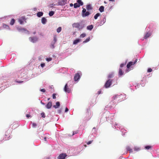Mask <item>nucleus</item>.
<instances>
[{"mask_svg": "<svg viewBox=\"0 0 159 159\" xmlns=\"http://www.w3.org/2000/svg\"><path fill=\"white\" fill-rule=\"evenodd\" d=\"M73 27L78 28L79 30L83 29L84 26V25L82 23H74L72 25Z\"/></svg>", "mask_w": 159, "mask_h": 159, "instance_id": "f257e3e1", "label": "nucleus"}, {"mask_svg": "<svg viewBox=\"0 0 159 159\" xmlns=\"http://www.w3.org/2000/svg\"><path fill=\"white\" fill-rule=\"evenodd\" d=\"M113 80L111 79L108 80L105 84L104 86L106 88L109 87L111 85Z\"/></svg>", "mask_w": 159, "mask_h": 159, "instance_id": "f03ea898", "label": "nucleus"}, {"mask_svg": "<svg viewBox=\"0 0 159 159\" xmlns=\"http://www.w3.org/2000/svg\"><path fill=\"white\" fill-rule=\"evenodd\" d=\"M26 20V19L25 17L23 16L19 19L18 21L20 24H23L24 21H25V22H26L25 21Z\"/></svg>", "mask_w": 159, "mask_h": 159, "instance_id": "7ed1b4c3", "label": "nucleus"}, {"mask_svg": "<svg viewBox=\"0 0 159 159\" xmlns=\"http://www.w3.org/2000/svg\"><path fill=\"white\" fill-rule=\"evenodd\" d=\"M137 61V59H136L134 62L132 61L129 62L127 65V68L128 69L131 66L135 64L136 63Z\"/></svg>", "mask_w": 159, "mask_h": 159, "instance_id": "20e7f679", "label": "nucleus"}, {"mask_svg": "<svg viewBox=\"0 0 159 159\" xmlns=\"http://www.w3.org/2000/svg\"><path fill=\"white\" fill-rule=\"evenodd\" d=\"M66 153H61L57 157L58 159H65L66 157Z\"/></svg>", "mask_w": 159, "mask_h": 159, "instance_id": "39448f33", "label": "nucleus"}, {"mask_svg": "<svg viewBox=\"0 0 159 159\" xmlns=\"http://www.w3.org/2000/svg\"><path fill=\"white\" fill-rule=\"evenodd\" d=\"M120 95H116L114 96L113 97V98L114 100H116L118 102L121 101V100H120Z\"/></svg>", "mask_w": 159, "mask_h": 159, "instance_id": "423d86ee", "label": "nucleus"}, {"mask_svg": "<svg viewBox=\"0 0 159 159\" xmlns=\"http://www.w3.org/2000/svg\"><path fill=\"white\" fill-rule=\"evenodd\" d=\"M67 0H59L58 2L59 5H64L66 3Z\"/></svg>", "mask_w": 159, "mask_h": 159, "instance_id": "0eeeda50", "label": "nucleus"}, {"mask_svg": "<svg viewBox=\"0 0 159 159\" xmlns=\"http://www.w3.org/2000/svg\"><path fill=\"white\" fill-rule=\"evenodd\" d=\"M29 39L33 43H35L38 40V39L37 37H30L29 38Z\"/></svg>", "mask_w": 159, "mask_h": 159, "instance_id": "6e6552de", "label": "nucleus"}, {"mask_svg": "<svg viewBox=\"0 0 159 159\" xmlns=\"http://www.w3.org/2000/svg\"><path fill=\"white\" fill-rule=\"evenodd\" d=\"M64 90L65 92H67L68 93L70 92V89L68 87V86L67 85V84H66L65 86Z\"/></svg>", "mask_w": 159, "mask_h": 159, "instance_id": "1a4fd4ad", "label": "nucleus"}, {"mask_svg": "<svg viewBox=\"0 0 159 159\" xmlns=\"http://www.w3.org/2000/svg\"><path fill=\"white\" fill-rule=\"evenodd\" d=\"M80 78V75L79 73L76 74L74 76V80L75 81H77Z\"/></svg>", "mask_w": 159, "mask_h": 159, "instance_id": "9d476101", "label": "nucleus"}, {"mask_svg": "<svg viewBox=\"0 0 159 159\" xmlns=\"http://www.w3.org/2000/svg\"><path fill=\"white\" fill-rule=\"evenodd\" d=\"M52 106V102H49L46 106V107L47 109L50 108Z\"/></svg>", "mask_w": 159, "mask_h": 159, "instance_id": "9b49d317", "label": "nucleus"}, {"mask_svg": "<svg viewBox=\"0 0 159 159\" xmlns=\"http://www.w3.org/2000/svg\"><path fill=\"white\" fill-rule=\"evenodd\" d=\"M60 106V103L59 102H57L56 103V105H54L53 107L55 108H58Z\"/></svg>", "mask_w": 159, "mask_h": 159, "instance_id": "f8f14e48", "label": "nucleus"}, {"mask_svg": "<svg viewBox=\"0 0 159 159\" xmlns=\"http://www.w3.org/2000/svg\"><path fill=\"white\" fill-rule=\"evenodd\" d=\"M47 22L46 19L44 17H43L41 19V22L43 24H46Z\"/></svg>", "mask_w": 159, "mask_h": 159, "instance_id": "ddd939ff", "label": "nucleus"}, {"mask_svg": "<svg viewBox=\"0 0 159 159\" xmlns=\"http://www.w3.org/2000/svg\"><path fill=\"white\" fill-rule=\"evenodd\" d=\"M151 35V34L149 32L147 33L145 35L144 37V38L145 39H147V38L149 37Z\"/></svg>", "mask_w": 159, "mask_h": 159, "instance_id": "4468645a", "label": "nucleus"}, {"mask_svg": "<svg viewBox=\"0 0 159 159\" xmlns=\"http://www.w3.org/2000/svg\"><path fill=\"white\" fill-rule=\"evenodd\" d=\"M86 8L88 10H91L92 9V7L90 4H89L87 5Z\"/></svg>", "mask_w": 159, "mask_h": 159, "instance_id": "2eb2a0df", "label": "nucleus"}, {"mask_svg": "<svg viewBox=\"0 0 159 159\" xmlns=\"http://www.w3.org/2000/svg\"><path fill=\"white\" fill-rule=\"evenodd\" d=\"M43 15V13L42 12H39L37 14V16L38 17H40L42 16Z\"/></svg>", "mask_w": 159, "mask_h": 159, "instance_id": "dca6fc26", "label": "nucleus"}, {"mask_svg": "<svg viewBox=\"0 0 159 159\" xmlns=\"http://www.w3.org/2000/svg\"><path fill=\"white\" fill-rule=\"evenodd\" d=\"M80 41V40L79 39H77L74 40L73 42L74 44H77L78 43H79Z\"/></svg>", "mask_w": 159, "mask_h": 159, "instance_id": "f3484780", "label": "nucleus"}, {"mask_svg": "<svg viewBox=\"0 0 159 159\" xmlns=\"http://www.w3.org/2000/svg\"><path fill=\"white\" fill-rule=\"evenodd\" d=\"M126 149L127 151H129V152H133L132 149H131L129 146H127L126 148Z\"/></svg>", "mask_w": 159, "mask_h": 159, "instance_id": "a211bd4d", "label": "nucleus"}, {"mask_svg": "<svg viewBox=\"0 0 159 159\" xmlns=\"http://www.w3.org/2000/svg\"><path fill=\"white\" fill-rule=\"evenodd\" d=\"M87 29L89 30H91L93 28V25H88L87 26Z\"/></svg>", "mask_w": 159, "mask_h": 159, "instance_id": "6ab92c4d", "label": "nucleus"}, {"mask_svg": "<svg viewBox=\"0 0 159 159\" xmlns=\"http://www.w3.org/2000/svg\"><path fill=\"white\" fill-rule=\"evenodd\" d=\"M123 74V72L121 69H120L119 70V75L120 76H121Z\"/></svg>", "mask_w": 159, "mask_h": 159, "instance_id": "aec40b11", "label": "nucleus"}, {"mask_svg": "<svg viewBox=\"0 0 159 159\" xmlns=\"http://www.w3.org/2000/svg\"><path fill=\"white\" fill-rule=\"evenodd\" d=\"M77 2L78 3V4L80 5V6H82L83 4V2L81 0H78Z\"/></svg>", "mask_w": 159, "mask_h": 159, "instance_id": "412c9836", "label": "nucleus"}, {"mask_svg": "<svg viewBox=\"0 0 159 159\" xmlns=\"http://www.w3.org/2000/svg\"><path fill=\"white\" fill-rule=\"evenodd\" d=\"M104 7L103 6H101L99 8V10L101 12H102L104 11Z\"/></svg>", "mask_w": 159, "mask_h": 159, "instance_id": "4be33fe9", "label": "nucleus"}, {"mask_svg": "<svg viewBox=\"0 0 159 159\" xmlns=\"http://www.w3.org/2000/svg\"><path fill=\"white\" fill-rule=\"evenodd\" d=\"M114 77V73H111L108 76V77L109 78H113Z\"/></svg>", "mask_w": 159, "mask_h": 159, "instance_id": "5701e85b", "label": "nucleus"}, {"mask_svg": "<svg viewBox=\"0 0 159 159\" xmlns=\"http://www.w3.org/2000/svg\"><path fill=\"white\" fill-rule=\"evenodd\" d=\"M100 15V14L99 13H97L94 16V18L95 19H97L98 17Z\"/></svg>", "mask_w": 159, "mask_h": 159, "instance_id": "b1692460", "label": "nucleus"}, {"mask_svg": "<svg viewBox=\"0 0 159 159\" xmlns=\"http://www.w3.org/2000/svg\"><path fill=\"white\" fill-rule=\"evenodd\" d=\"M15 22V20L14 19H11V22H10V24L11 25H13Z\"/></svg>", "mask_w": 159, "mask_h": 159, "instance_id": "393cba45", "label": "nucleus"}, {"mask_svg": "<svg viewBox=\"0 0 159 159\" xmlns=\"http://www.w3.org/2000/svg\"><path fill=\"white\" fill-rule=\"evenodd\" d=\"M74 7L75 8H76L80 7V5H79L77 3H75L74 5Z\"/></svg>", "mask_w": 159, "mask_h": 159, "instance_id": "a878e982", "label": "nucleus"}, {"mask_svg": "<svg viewBox=\"0 0 159 159\" xmlns=\"http://www.w3.org/2000/svg\"><path fill=\"white\" fill-rule=\"evenodd\" d=\"M90 14V13L89 11L86 12L83 15V16H89Z\"/></svg>", "mask_w": 159, "mask_h": 159, "instance_id": "bb28decb", "label": "nucleus"}, {"mask_svg": "<svg viewBox=\"0 0 159 159\" xmlns=\"http://www.w3.org/2000/svg\"><path fill=\"white\" fill-rule=\"evenodd\" d=\"M152 147L151 146L148 145L146 146L145 147V148L147 150H148L150 149H151L152 148Z\"/></svg>", "mask_w": 159, "mask_h": 159, "instance_id": "cd10ccee", "label": "nucleus"}, {"mask_svg": "<svg viewBox=\"0 0 159 159\" xmlns=\"http://www.w3.org/2000/svg\"><path fill=\"white\" fill-rule=\"evenodd\" d=\"M18 30L19 31H27V30H25V28H19L18 29ZM27 31H28L27 30Z\"/></svg>", "mask_w": 159, "mask_h": 159, "instance_id": "c85d7f7f", "label": "nucleus"}, {"mask_svg": "<svg viewBox=\"0 0 159 159\" xmlns=\"http://www.w3.org/2000/svg\"><path fill=\"white\" fill-rule=\"evenodd\" d=\"M54 12L52 11H50L49 13V15L50 16H52L54 14Z\"/></svg>", "mask_w": 159, "mask_h": 159, "instance_id": "c756f323", "label": "nucleus"}, {"mask_svg": "<svg viewBox=\"0 0 159 159\" xmlns=\"http://www.w3.org/2000/svg\"><path fill=\"white\" fill-rule=\"evenodd\" d=\"M90 40V37H89L87 38L85 40L83 41V43H86L89 42Z\"/></svg>", "mask_w": 159, "mask_h": 159, "instance_id": "7c9ffc66", "label": "nucleus"}, {"mask_svg": "<svg viewBox=\"0 0 159 159\" xmlns=\"http://www.w3.org/2000/svg\"><path fill=\"white\" fill-rule=\"evenodd\" d=\"M61 30V27H59L57 30V31L58 33L60 32Z\"/></svg>", "mask_w": 159, "mask_h": 159, "instance_id": "2f4dec72", "label": "nucleus"}, {"mask_svg": "<svg viewBox=\"0 0 159 159\" xmlns=\"http://www.w3.org/2000/svg\"><path fill=\"white\" fill-rule=\"evenodd\" d=\"M86 36V34L85 33H83L82 34H81V35L80 36V37L83 38L85 37Z\"/></svg>", "mask_w": 159, "mask_h": 159, "instance_id": "473e14b6", "label": "nucleus"}, {"mask_svg": "<svg viewBox=\"0 0 159 159\" xmlns=\"http://www.w3.org/2000/svg\"><path fill=\"white\" fill-rule=\"evenodd\" d=\"M55 43H51V48H54V44H55Z\"/></svg>", "mask_w": 159, "mask_h": 159, "instance_id": "72a5a7b5", "label": "nucleus"}, {"mask_svg": "<svg viewBox=\"0 0 159 159\" xmlns=\"http://www.w3.org/2000/svg\"><path fill=\"white\" fill-rule=\"evenodd\" d=\"M52 59L51 57L47 58L46 59V60L48 61H50L52 60Z\"/></svg>", "mask_w": 159, "mask_h": 159, "instance_id": "f704fd0d", "label": "nucleus"}, {"mask_svg": "<svg viewBox=\"0 0 159 159\" xmlns=\"http://www.w3.org/2000/svg\"><path fill=\"white\" fill-rule=\"evenodd\" d=\"M41 117L43 118H44L45 117V114L44 112H42L41 114Z\"/></svg>", "mask_w": 159, "mask_h": 159, "instance_id": "c9c22d12", "label": "nucleus"}, {"mask_svg": "<svg viewBox=\"0 0 159 159\" xmlns=\"http://www.w3.org/2000/svg\"><path fill=\"white\" fill-rule=\"evenodd\" d=\"M3 27L4 28L8 29L9 28V26L6 25L4 24L3 25Z\"/></svg>", "mask_w": 159, "mask_h": 159, "instance_id": "e433bc0d", "label": "nucleus"}, {"mask_svg": "<svg viewBox=\"0 0 159 159\" xmlns=\"http://www.w3.org/2000/svg\"><path fill=\"white\" fill-rule=\"evenodd\" d=\"M140 148L137 147H135L134 148V150L135 151H139L140 150Z\"/></svg>", "mask_w": 159, "mask_h": 159, "instance_id": "4c0bfd02", "label": "nucleus"}, {"mask_svg": "<svg viewBox=\"0 0 159 159\" xmlns=\"http://www.w3.org/2000/svg\"><path fill=\"white\" fill-rule=\"evenodd\" d=\"M54 43H56L57 41V39L56 36H55L53 38Z\"/></svg>", "mask_w": 159, "mask_h": 159, "instance_id": "58836bf2", "label": "nucleus"}, {"mask_svg": "<svg viewBox=\"0 0 159 159\" xmlns=\"http://www.w3.org/2000/svg\"><path fill=\"white\" fill-rule=\"evenodd\" d=\"M152 69L151 68H150L148 69L147 72H151L152 71Z\"/></svg>", "mask_w": 159, "mask_h": 159, "instance_id": "ea45409f", "label": "nucleus"}, {"mask_svg": "<svg viewBox=\"0 0 159 159\" xmlns=\"http://www.w3.org/2000/svg\"><path fill=\"white\" fill-rule=\"evenodd\" d=\"M56 94L55 93H53L52 94V98L53 99H56Z\"/></svg>", "mask_w": 159, "mask_h": 159, "instance_id": "a19ab883", "label": "nucleus"}, {"mask_svg": "<svg viewBox=\"0 0 159 159\" xmlns=\"http://www.w3.org/2000/svg\"><path fill=\"white\" fill-rule=\"evenodd\" d=\"M125 65V63H122L120 64V67L122 68Z\"/></svg>", "mask_w": 159, "mask_h": 159, "instance_id": "79ce46f5", "label": "nucleus"}, {"mask_svg": "<svg viewBox=\"0 0 159 159\" xmlns=\"http://www.w3.org/2000/svg\"><path fill=\"white\" fill-rule=\"evenodd\" d=\"M93 141V140H91V141H89V142H87V144L88 145L90 144H91L92 143Z\"/></svg>", "mask_w": 159, "mask_h": 159, "instance_id": "37998d69", "label": "nucleus"}, {"mask_svg": "<svg viewBox=\"0 0 159 159\" xmlns=\"http://www.w3.org/2000/svg\"><path fill=\"white\" fill-rule=\"evenodd\" d=\"M86 12V10L85 9H83L82 11L83 14L84 15V13Z\"/></svg>", "mask_w": 159, "mask_h": 159, "instance_id": "c03bdc74", "label": "nucleus"}, {"mask_svg": "<svg viewBox=\"0 0 159 159\" xmlns=\"http://www.w3.org/2000/svg\"><path fill=\"white\" fill-rule=\"evenodd\" d=\"M40 91L43 92H45V90L44 89H42L40 90Z\"/></svg>", "mask_w": 159, "mask_h": 159, "instance_id": "a18cd8bd", "label": "nucleus"}, {"mask_svg": "<svg viewBox=\"0 0 159 159\" xmlns=\"http://www.w3.org/2000/svg\"><path fill=\"white\" fill-rule=\"evenodd\" d=\"M32 125L33 127H35L37 125L35 123H33Z\"/></svg>", "mask_w": 159, "mask_h": 159, "instance_id": "49530a36", "label": "nucleus"}, {"mask_svg": "<svg viewBox=\"0 0 159 159\" xmlns=\"http://www.w3.org/2000/svg\"><path fill=\"white\" fill-rule=\"evenodd\" d=\"M45 65V64L44 63H42L41 64V66L42 67H43Z\"/></svg>", "mask_w": 159, "mask_h": 159, "instance_id": "de8ad7c7", "label": "nucleus"}, {"mask_svg": "<svg viewBox=\"0 0 159 159\" xmlns=\"http://www.w3.org/2000/svg\"><path fill=\"white\" fill-rule=\"evenodd\" d=\"M106 18H104L103 20V23H102V24L104 23L106 21Z\"/></svg>", "mask_w": 159, "mask_h": 159, "instance_id": "09e8293b", "label": "nucleus"}, {"mask_svg": "<svg viewBox=\"0 0 159 159\" xmlns=\"http://www.w3.org/2000/svg\"><path fill=\"white\" fill-rule=\"evenodd\" d=\"M68 110H69L68 109V108H67V107H66L65 109V112H66L68 111Z\"/></svg>", "mask_w": 159, "mask_h": 159, "instance_id": "8fccbe9b", "label": "nucleus"}, {"mask_svg": "<svg viewBox=\"0 0 159 159\" xmlns=\"http://www.w3.org/2000/svg\"><path fill=\"white\" fill-rule=\"evenodd\" d=\"M26 116L27 118H28L30 116V114H27L26 115Z\"/></svg>", "mask_w": 159, "mask_h": 159, "instance_id": "3c124183", "label": "nucleus"}, {"mask_svg": "<svg viewBox=\"0 0 159 159\" xmlns=\"http://www.w3.org/2000/svg\"><path fill=\"white\" fill-rule=\"evenodd\" d=\"M8 133L7 132H6L5 135L6 136H8L9 135V134H8Z\"/></svg>", "mask_w": 159, "mask_h": 159, "instance_id": "603ef678", "label": "nucleus"}, {"mask_svg": "<svg viewBox=\"0 0 159 159\" xmlns=\"http://www.w3.org/2000/svg\"><path fill=\"white\" fill-rule=\"evenodd\" d=\"M70 6H71V7H72L73 6V4L72 3H70Z\"/></svg>", "mask_w": 159, "mask_h": 159, "instance_id": "864d4df0", "label": "nucleus"}, {"mask_svg": "<svg viewBox=\"0 0 159 159\" xmlns=\"http://www.w3.org/2000/svg\"><path fill=\"white\" fill-rule=\"evenodd\" d=\"M76 132H73V135H74L75 134H76Z\"/></svg>", "mask_w": 159, "mask_h": 159, "instance_id": "5fc2aeb1", "label": "nucleus"}, {"mask_svg": "<svg viewBox=\"0 0 159 159\" xmlns=\"http://www.w3.org/2000/svg\"><path fill=\"white\" fill-rule=\"evenodd\" d=\"M44 140H45V141H46V138L45 137V138H44Z\"/></svg>", "mask_w": 159, "mask_h": 159, "instance_id": "6e6d98bb", "label": "nucleus"}, {"mask_svg": "<svg viewBox=\"0 0 159 159\" xmlns=\"http://www.w3.org/2000/svg\"><path fill=\"white\" fill-rule=\"evenodd\" d=\"M109 1H114L115 0H109Z\"/></svg>", "mask_w": 159, "mask_h": 159, "instance_id": "4d7b16f0", "label": "nucleus"}, {"mask_svg": "<svg viewBox=\"0 0 159 159\" xmlns=\"http://www.w3.org/2000/svg\"><path fill=\"white\" fill-rule=\"evenodd\" d=\"M41 103H42V104L43 105L45 104L44 103L42 102H41Z\"/></svg>", "mask_w": 159, "mask_h": 159, "instance_id": "13d9d810", "label": "nucleus"}, {"mask_svg": "<svg viewBox=\"0 0 159 159\" xmlns=\"http://www.w3.org/2000/svg\"><path fill=\"white\" fill-rule=\"evenodd\" d=\"M96 129L95 127H94L93 128V129Z\"/></svg>", "mask_w": 159, "mask_h": 159, "instance_id": "bf43d9fd", "label": "nucleus"}, {"mask_svg": "<svg viewBox=\"0 0 159 159\" xmlns=\"http://www.w3.org/2000/svg\"><path fill=\"white\" fill-rule=\"evenodd\" d=\"M49 99H50V98H48V100H49Z\"/></svg>", "mask_w": 159, "mask_h": 159, "instance_id": "052dcab7", "label": "nucleus"}, {"mask_svg": "<svg viewBox=\"0 0 159 159\" xmlns=\"http://www.w3.org/2000/svg\"><path fill=\"white\" fill-rule=\"evenodd\" d=\"M35 33H36V32H34V34H35Z\"/></svg>", "mask_w": 159, "mask_h": 159, "instance_id": "680f3d73", "label": "nucleus"}]
</instances>
